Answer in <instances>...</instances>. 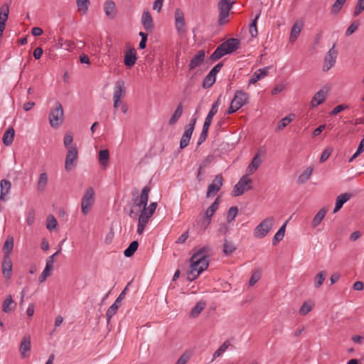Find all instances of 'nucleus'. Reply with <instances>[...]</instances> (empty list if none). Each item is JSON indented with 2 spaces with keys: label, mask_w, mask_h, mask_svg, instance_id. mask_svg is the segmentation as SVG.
<instances>
[{
  "label": "nucleus",
  "mask_w": 364,
  "mask_h": 364,
  "mask_svg": "<svg viewBox=\"0 0 364 364\" xmlns=\"http://www.w3.org/2000/svg\"><path fill=\"white\" fill-rule=\"evenodd\" d=\"M210 251L208 246L200 248L194 253L191 258V271L188 273V279L193 281L205 270L209 264L208 253Z\"/></svg>",
  "instance_id": "obj_1"
},
{
  "label": "nucleus",
  "mask_w": 364,
  "mask_h": 364,
  "mask_svg": "<svg viewBox=\"0 0 364 364\" xmlns=\"http://www.w3.org/2000/svg\"><path fill=\"white\" fill-rule=\"evenodd\" d=\"M239 43V41L236 38H231L228 39L217 47L210 56V60L216 61L224 55L233 53L238 48Z\"/></svg>",
  "instance_id": "obj_2"
},
{
  "label": "nucleus",
  "mask_w": 364,
  "mask_h": 364,
  "mask_svg": "<svg viewBox=\"0 0 364 364\" xmlns=\"http://www.w3.org/2000/svg\"><path fill=\"white\" fill-rule=\"evenodd\" d=\"M235 1L233 0H220L218 4L219 10L218 24L223 26L229 21L230 11Z\"/></svg>",
  "instance_id": "obj_3"
},
{
  "label": "nucleus",
  "mask_w": 364,
  "mask_h": 364,
  "mask_svg": "<svg viewBox=\"0 0 364 364\" xmlns=\"http://www.w3.org/2000/svg\"><path fill=\"white\" fill-rule=\"evenodd\" d=\"M235 1L233 0H220L218 4L219 10L218 24L223 26L229 21L230 11Z\"/></svg>",
  "instance_id": "obj_4"
},
{
  "label": "nucleus",
  "mask_w": 364,
  "mask_h": 364,
  "mask_svg": "<svg viewBox=\"0 0 364 364\" xmlns=\"http://www.w3.org/2000/svg\"><path fill=\"white\" fill-rule=\"evenodd\" d=\"M235 1L233 0H220L218 4L219 10L218 24L223 26L229 21L230 11Z\"/></svg>",
  "instance_id": "obj_5"
},
{
  "label": "nucleus",
  "mask_w": 364,
  "mask_h": 364,
  "mask_svg": "<svg viewBox=\"0 0 364 364\" xmlns=\"http://www.w3.org/2000/svg\"><path fill=\"white\" fill-rule=\"evenodd\" d=\"M235 1L233 0H220L218 4L219 10L218 24L223 26L229 21L230 11Z\"/></svg>",
  "instance_id": "obj_6"
},
{
  "label": "nucleus",
  "mask_w": 364,
  "mask_h": 364,
  "mask_svg": "<svg viewBox=\"0 0 364 364\" xmlns=\"http://www.w3.org/2000/svg\"><path fill=\"white\" fill-rule=\"evenodd\" d=\"M63 109L59 102H55L49 114V122L53 128H58L63 122Z\"/></svg>",
  "instance_id": "obj_7"
},
{
  "label": "nucleus",
  "mask_w": 364,
  "mask_h": 364,
  "mask_svg": "<svg viewBox=\"0 0 364 364\" xmlns=\"http://www.w3.org/2000/svg\"><path fill=\"white\" fill-rule=\"evenodd\" d=\"M275 219L273 216H269L264 219L254 230V235L257 238L264 237L272 230L274 225Z\"/></svg>",
  "instance_id": "obj_8"
},
{
  "label": "nucleus",
  "mask_w": 364,
  "mask_h": 364,
  "mask_svg": "<svg viewBox=\"0 0 364 364\" xmlns=\"http://www.w3.org/2000/svg\"><path fill=\"white\" fill-rule=\"evenodd\" d=\"M95 191L92 187L88 188L81 200V210L83 215H87L94 203Z\"/></svg>",
  "instance_id": "obj_9"
},
{
  "label": "nucleus",
  "mask_w": 364,
  "mask_h": 364,
  "mask_svg": "<svg viewBox=\"0 0 364 364\" xmlns=\"http://www.w3.org/2000/svg\"><path fill=\"white\" fill-rule=\"evenodd\" d=\"M247 100V95L246 92H236V95L230 102L227 113L231 114L235 112L245 104Z\"/></svg>",
  "instance_id": "obj_10"
},
{
  "label": "nucleus",
  "mask_w": 364,
  "mask_h": 364,
  "mask_svg": "<svg viewBox=\"0 0 364 364\" xmlns=\"http://www.w3.org/2000/svg\"><path fill=\"white\" fill-rule=\"evenodd\" d=\"M250 178L249 176V174H246L245 176H242L240 179L238 183L233 187V189L231 192V195L235 197L241 196L242 194H243L246 189H248L250 188Z\"/></svg>",
  "instance_id": "obj_11"
},
{
  "label": "nucleus",
  "mask_w": 364,
  "mask_h": 364,
  "mask_svg": "<svg viewBox=\"0 0 364 364\" xmlns=\"http://www.w3.org/2000/svg\"><path fill=\"white\" fill-rule=\"evenodd\" d=\"M128 285L125 289L120 293L119 296L114 301V302L109 307L106 313V318L107 323H109L112 316L116 314L117 309L120 307L122 301L125 296L126 290L127 289Z\"/></svg>",
  "instance_id": "obj_12"
},
{
  "label": "nucleus",
  "mask_w": 364,
  "mask_h": 364,
  "mask_svg": "<svg viewBox=\"0 0 364 364\" xmlns=\"http://www.w3.org/2000/svg\"><path fill=\"white\" fill-rule=\"evenodd\" d=\"M337 50L333 46L325 56L323 64V70L324 71H328L334 66L337 58Z\"/></svg>",
  "instance_id": "obj_13"
},
{
  "label": "nucleus",
  "mask_w": 364,
  "mask_h": 364,
  "mask_svg": "<svg viewBox=\"0 0 364 364\" xmlns=\"http://www.w3.org/2000/svg\"><path fill=\"white\" fill-rule=\"evenodd\" d=\"M77 159V146L70 147L68 149V153L65 157V168L66 171H70L74 167L76 164V161Z\"/></svg>",
  "instance_id": "obj_14"
},
{
  "label": "nucleus",
  "mask_w": 364,
  "mask_h": 364,
  "mask_svg": "<svg viewBox=\"0 0 364 364\" xmlns=\"http://www.w3.org/2000/svg\"><path fill=\"white\" fill-rule=\"evenodd\" d=\"M223 178L221 174L217 175L212 183L208 187L206 197L209 198L215 196L223 186Z\"/></svg>",
  "instance_id": "obj_15"
},
{
  "label": "nucleus",
  "mask_w": 364,
  "mask_h": 364,
  "mask_svg": "<svg viewBox=\"0 0 364 364\" xmlns=\"http://www.w3.org/2000/svg\"><path fill=\"white\" fill-rule=\"evenodd\" d=\"M176 28L179 34L186 33V23L183 11L180 9L175 11Z\"/></svg>",
  "instance_id": "obj_16"
},
{
  "label": "nucleus",
  "mask_w": 364,
  "mask_h": 364,
  "mask_svg": "<svg viewBox=\"0 0 364 364\" xmlns=\"http://www.w3.org/2000/svg\"><path fill=\"white\" fill-rule=\"evenodd\" d=\"M219 207V198L218 197L211 205L206 210L204 220L203 222L205 224L204 229H205L211 223V218L214 215L215 212L218 209Z\"/></svg>",
  "instance_id": "obj_17"
},
{
  "label": "nucleus",
  "mask_w": 364,
  "mask_h": 364,
  "mask_svg": "<svg viewBox=\"0 0 364 364\" xmlns=\"http://www.w3.org/2000/svg\"><path fill=\"white\" fill-rule=\"evenodd\" d=\"M205 57V53L204 50H200L196 54L195 56L191 60L190 63L188 65L190 70H194L198 66H200L203 62L204 61Z\"/></svg>",
  "instance_id": "obj_18"
},
{
  "label": "nucleus",
  "mask_w": 364,
  "mask_h": 364,
  "mask_svg": "<svg viewBox=\"0 0 364 364\" xmlns=\"http://www.w3.org/2000/svg\"><path fill=\"white\" fill-rule=\"evenodd\" d=\"M266 156V151L264 149H259L252 159V173L257 171L259 167Z\"/></svg>",
  "instance_id": "obj_19"
},
{
  "label": "nucleus",
  "mask_w": 364,
  "mask_h": 364,
  "mask_svg": "<svg viewBox=\"0 0 364 364\" xmlns=\"http://www.w3.org/2000/svg\"><path fill=\"white\" fill-rule=\"evenodd\" d=\"M31 350V338L28 335H25L20 344L19 351L22 358H26L28 353Z\"/></svg>",
  "instance_id": "obj_20"
},
{
  "label": "nucleus",
  "mask_w": 364,
  "mask_h": 364,
  "mask_svg": "<svg viewBox=\"0 0 364 364\" xmlns=\"http://www.w3.org/2000/svg\"><path fill=\"white\" fill-rule=\"evenodd\" d=\"M12 262L10 256L4 255L2 262V273L5 278L10 279L11 277Z\"/></svg>",
  "instance_id": "obj_21"
},
{
  "label": "nucleus",
  "mask_w": 364,
  "mask_h": 364,
  "mask_svg": "<svg viewBox=\"0 0 364 364\" xmlns=\"http://www.w3.org/2000/svg\"><path fill=\"white\" fill-rule=\"evenodd\" d=\"M296 118V114L294 113H290L287 116L283 117L280 119L277 126L275 127L276 132H279L282 131L284 128H286L294 119Z\"/></svg>",
  "instance_id": "obj_22"
},
{
  "label": "nucleus",
  "mask_w": 364,
  "mask_h": 364,
  "mask_svg": "<svg viewBox=\"0 0 364 364\" xmlns=\"http://www.w3.org/2000/svg\"><path fill=\"white\" fill-rule=\"evenodd\" d=\"M141 23L146 31H150L153 29V19L149 11H144L141 16Z\"/></svg>",
  "instance_id": "obj_23"
},
{
  "label": "nucleus",
  "mask_w": 364,
  "mask_h": 364,
  "mask_svg": "<svg viewBox=\"0 0 364 364\" xmlns=\"http://www.w3.org/2000/svg\"><path fill=\"white\" fill-rule=\"evenodd\" d=\"M352 197L351 193H345L337 196L336 199V205L333 213H337L343 205L345 203L349 200Z\"/></svg>",
  "instance_id": "obj_24"
},
{
  "label": "nucleus",
  "mask_w": 364,
  "mask_h": 364,
  "mask_svg": "<svg viewBox=\"0 0 364 364\" xmlns=\"http://www.w3.org/2000/svg\"><path fill=\"white\" fill-rule=\"evenodd\" d=\"M9 13V9L8 5H3L0 9V33L3 34L5 29V25L8 19Z\"/></svg>",
  "instance_id": "obj_25"
},
{
  "label": "nucleus",
  "mask_w": 364,
  "mask_h": 364,
  "mask_svg": "<svg viewBox=\"0 0 364 364\" xmlns=\"http://www.w3.org/2000/svg\"><path fill=\"white\" fill-rule=\"evenodd\" d=\"M104 11L107 17L110 18H114L116 15V6L114 2L112 0L106 1L104 4Z\"/></svg>",
  "instance_id": "obj_26"
},
{
  "label": "nucleus",
  "mask_w": 364,
  "mask_h": 364,
  "mask_svg": "<svg viewBox=\"0 0 364 364\" xmlns=\"http://www.w3.org/2000/svg\"><path fill=\"white\" fill-rule=\"evenodd\" d=\"M11 187V182L6 179H2L0 181V200L5 201L6 200V196L9 193Z\"/></svg>",
  "instance_id": "obj_27"
},
{
  "label": "nucleus",
  "mask_w": 364,
  "mask_h": 364,
  "mask_svg": "<svg viewBox=\"0 0 364 364\" xmlns=\"http://www.w3.org/2000/svg\"><path fill=\"white\" fill-rule=\"evenodd\" d=\"M136 60V50L134 48H130L126 52L124 55V64L126 66L130 68L133 66Z\"/></svg>",
  "instance_id": "obj_28"
},
{
  "label": "nucleus",
  "mask_w": 364,
  "mask_h": 364,
  "mask_svg": "<svg viewBox=\"0 0 364 364\" xmlns=\"http://www.w3.org/2000/svg\"><path fill=\"white\" fill-rule=\"evenodd\" d=\"M303 28V24L300 22H295L293 25L289 36V41L294 43L299 37Z\"/></svg>",
  "instance_id": "obj_29"
},
{
  "label": "nucleus",
  "mask_w": 364,
  "mask_h": 364,
  "mask_svg": "<svg viewBox=\"0 0 364 364\" xmlns=\"http://www.w3.org/2000/svg\"><path fill=\"white\" fill-rule=\"evenodd\" d=\"M16 304L13 300L12 296L9 295L6 297L2 304V311L4 313H9L15 309Z\"/></svg>",
  "instance_id": "obj_30"
},
{
  "label": "nucleus",
  "mask_w": 364,
  "mask_h": 364,
  "mask_svg": "<svg viewBox=\"0 0 364 364\" xmlns=\"http://www.w3.org/2000/svg\"><path fill=\"white\" fill-rule=\"evenodd\" d=\"M193 132L191 129H186L180 140L181 149H183L188 146Z\"/></svg>",
  "instance_id": "obj_31"
},
{
  "label": "nucleus",
  "mask_w": 364,
  "mask_h": 364,
  "mask_svg": "<svg viewBox=\"0 0 364 364\" xmlns=\"http://www.w3.org/2000/svg\"><path fill=\"white\" fill-rule=\"evenodd\" d=\"M328 209L323 208L316 214L311 222V225L313 228H316L321 223L322 220L325 218Z\"/></svg>",
  "instance_id": "obj_32"
},
{
  "label": "nucleus",
  "mask_w": 364,
  "mask_h": 364,
  "mask_svg": "<svg viewBox=\"0 0 364 364\" xmlns=\"http://www.w3.org/2000/svg\"><path fill=\"white\" fill-rule=\"evenodd\" d=\"M14 248V237L11 235H9L3 245V252L4 255L10 256Z\"/></svg>",
  "instance_id": "obj_33"
},
{
  "label": "nucleus",
  "mask_w": 364,
  "mask_h": 364,
  "mask_svg": "<svg viewBox=\"0 0 364 364\" xmlns=\"http://www.w3.org/2000/svg\"><path fill=\"white\" fill-rule=\"evenodd\" d=\"M288 221H286L282 227L279 229V230L276 232L274 235L273 239H272V245H277L278 242H279L281 240H283L284 235H285V230L287 228Z\"/></svg>",
  "instance_id": "obj_34"
},
{
  "label": "nucleus",
  "mask_w": 364,
  "mask_h": 364,
  "mask_svg": "<svg viewBox=\"0 0 364 364\" xmlns=\"http://www.w3.org/2000/svg\"><path fill=\"white\" fill-rule=\"evenodd\" d=\"M15 131L13 127H9L6 130L3 136V142L6 146H9L12 144L14 138Z\"/></svg>",
  "instance_id": "obj_35"
},
{
  "label": "nucleus",
  "mask_w": 364,
  "mask_h": 364,
  "mask_svg": "<svg viewBox=\"0 0 364 364\" xmlns=\"http://www.w3.org/2000/svg\"><path fill=\"white\" fill-rule=\"evenodd\" d=\"M183 113V107L182 104L179 103L177 106L176 110L174 111L173 114L171 117L168 121V124L171 126L174 125L178 120V119L181 117Z\"/></svg>",
  "instance_id": "obj_36"
},
{
  "label": "nucleus",
  "mask_w": 364,
  "mask_h": 364,
  "mask_svg": "<svg viewBox=\"0 0 364 364\" xmlns=\"http://www.w3.org/2000/svg\"><path fill=\"white\" fill-rule=\"evenodd\" d=\"M157 207V203L153 202L151 203L148 208H144L141 211V214L139 215H145L147 217V223H149V218L154 213L156 208Z\"/></svg>",
  "instance_id": "obj_37"
},
{
  "label": "nucleus",
  "mask_w": 364,
  "mask_h": 364,
  "mask_svg": "<svg viewBox=\"0 0 364 364\" xmlns=\"http://www.w3.org/2000/svg\"><path fill=\"white\" fill-rule=\"evenodd\" d=\"M326 98V92H316L311 101V106L312 107H317L323 102Z\"/></svg>",
  "instance_id": "obj_38"
},
{
  "label": "nucleus",
  "mask_w": 364,
  "mask_h": 364,
  "mask_svg": "<svg viewBox=\"0 0 364 364\" xmlns=\"http://www.w3.org/2000/svg\"><path fill=\"white\" fill-rule=\"evenodd\" d=\"M48 175L46 172L41 173L39 176L37 188L39 192H42L45 190L47 184H48Z\"/></svg>",
  "instance_id": "obj_39"
},
{
  "label": "nucleus",
  "mask_w": 364,
  "mask_h": 364,
  "mask_svg": "<svg viewBox=\"0 0 364 364\" xmlns=\"http://www.w3.org/2000/svg\"><path fill=\"white\" fill-rule=\"evenodd\" d=\"M109 159L108 149L100 150L99 152V162L103 168H106Z\"/></svg>",
  "instance_id": "obj_40"
},
{
  "label": "nucleus",
  "mask_w": 364,
  "mask_h": 364,
  "mask_svg": "<svg viewBox=\"0 0 364 364\" xmlns=\"http://www.w3.org/2000/svg\"><path fill=\"white\" fill-rule=\"evenodd\" d=\"M139 247V242L136 240L132 241L128 247L125 249L124 251V255L127 257H132L134 252L136 251L137 248Z\"/></svg>",
  "instance_id": "obj_41"
},
{
  "label": "nucleus",
  "mask_w": 364,
  "mask_h": 364,
  "mask_svg": "<svg viewBox=\"0 0 364 364\" xmlns=\"http://www.w3.org/2000/svg\"><path fill=\"white\" fill-rule=\"evenodd\" d=\"M268 73V68H264L259 69L255 72L254 75L252 77V83L256 82L257 81L264 77Z\"/></svg>",
  "instance_id": "obj_42"
},
{
  "label": "nucleus",
  "mask_w": 364,
  "mask_h": 364,
  "mask_svg": "<svg viewBox=\"0 0 364 364\" xmlns=\"http://www.w3.org/2000/svg\"><path fill=\"white\" fill-rule=\"evenodd\" d=\"M314 306V303L311 301H307L304 302L301 308L299 309V314L301 315H306L309 312H310L313 307Z\"/></svg>",
  "instance_id": "obj_43"
},
{
  "label": "nucleus",
  "mask_w": 364,
  "mask_h": 364,
  "mask_svg": "<svg viewBox=\"0 0 364 364\" xmlns=\"http://www.w3.org/2000/svg\"><path fill=\"white\" fill-rule=\"evenodd\" d=\"M236 250L235 245L230 241H228V240H225L224 244H223V253L225 255H231L235 250Z\"/></svg>",
  "instance_id": "obj_44"
},
{
  "label": "nucleus",
  "mask_w": 364,
  "mask_h": 364,
  "mask_svg": "<svg viewBox=\"0 0 364 364\" xmlns=\"http://www.w3.org/2000/svg\"><path fill=\"white\" fill-rule=\"evenodd\" d=\"M326 273L325 272L322 271V272H320L319 273H318L315 276L314 279L315 288L320 287L323 284L324 280L326 279Z\"/></svg>",
  "instance_id": "obj_45"
},
{
  "label": "nucleus",
  "mask_w": 364,
  "mask_h": 364,
  "mask_svg": "<svg viewBox=\"0 0 364 364\" xmlns=\"http://www.w3.org/2000/svg\"><path fill=\"white\" fill-rule=\"evenodd\" d=\"M76 4L79 11L82 14L87 13L90 5V0H76Z\"/></svg>",
  "instance_id": "obj_46"
},
{
  "label": "nucleus",
  "mask_w": 364,
  "mask_h": 364,
  "mask_svg": "<svg viewBox=\"0 0 364 364\" xmlns=\"http://www.w3.org/2000/svg\"><path fill=\"white\" fill-rule=\"evenodd\" d=\"M147 217L142 215H139L138 220L137 233L141 235L143 233L146 225H147Z\"/></svg>",
  "instance_id": "obj_47"
},
{
  "label": "nucleus",
  "mask_w": 364,
  "mask_h": 364,
  "mask_svg": "<svg viewBox=\"0 0 364 364\" xmlns=\"http://www.w3.org/2000/svg\"><path fill=\"white\" fill-rule=\"evenodd\" d=\"M216 77L208 73V74L204 78L203 82V87L204 89L210 88L215 82Z\"/></svg>",
  "instance_id": "obj_48"
},
{
  "label": "nucleus",
  "mask_w": 364,
  "mask_h": 364,
  "mask_svg": "<svg viewBox=\"0 0 364 364\" xmlns=\"http://www.w3.org/2000/svg\"><path fill=\"white\" fill-rule=\"evenodd\" d=\"M205 306V303L204 301H199L196 304V305L192 309L191 311V316L192 317H196L200 314V313L203 311V309Z\"/></svg>",
  "instance_id": "obj_49"
},
{
  "label": "nucleus",
  "mask_w": 364,
  "mask_h": 364,
  "mask_svg": "<svg viewBox=\"0 0 364 364\" xmlns=\"http://www.w3.org/2000/svg\"><path fill=\"white\" fill-rule=\"evenodd\" d=\"M346 0H336L334 4L331 8V13L332 14H337L342 9Z\"/></svg>",
  "instance_id": "obj_50"
},
{
  "label": "nucleus",
  "mask_w": 364,
  "mask_h": 364,
  "mask_svg": "<svg viewBox=\"0 0 364 364\" xmlns=\"http://www.w3.org/2000/svg\"><path fill=\"white\" fill-rule=\"evenodd\" d=\"M312 168H307L299 176L298 181L300 183H306L312 173Z\"/></svg>",
  "instance_id": "obj_51"
},
{
  "label": "nucleus",
  "mask_w": 364,
  "mask_h": 364,
  "mask_svg": "<svg viewBox=\"0 0 364 364\" xmlns=\"http://www.w3.org/2000/svg\"><path fill=\"white\" fill-rule=\"evenodd\" d=\"M230 343L228 341H225L220 348L213 353V358L220 357L223 355V353H225L228 347L230 346Z\"/></svg>",
  "instance_id": "obj_52"
},
{
  "label": "nucleus",
  "mask_w": 364,
  "mask_h": 364,
  "mask_svg": "<svg viewBox=\"0 0 364 364\" xmlns=\"http://www.w3.org/2000/svg\"><path fill=\"white\" fill-rule=\"evenodd\" d=\"M262 272L263 270L261 267H257L254 269L252 273V286L260 279Z\"/></svg>",
  "instance_id": "obj_53"
},
{
  "label": "nucleus",
  "mask_w": 364,
  "mask_h": 364,
  "mask_svg": "<svg viewBox=\"0 0 364 364\" xmlns=\"http://www.w3.org/2000/svg\"><path fill=\"white\" fill-rule=\"evenodd\" d=\"M150 192V188L148 186H145L143 188L141 193L139 196L140 200L141 203L144 204L145 206H146L148 200H149V193Z\"/></svg>",
  "instance_id": "obj_54"
},
{
  "label": "nucleus",
  "mask_w": 364,
  "mask_h": 364,
  "mask_svg": "<svg viewBox=\"0 0 364 364\" xmlns=\"http://www.w3.org/2000/svg\"><path fill=\"white\" fill-rule=\"evenodd\" d=\"M58 222L55 217L52 215H48L46 221V228L49 230H53L56 228Z\"/></svg>",
  "instance_id": "obj_55"
},
{
  "label": "nucleus",
  "mask_w": 364,
  "mask_h": 364,
  "mask_svg": "<svg viewBox=\"0 0 364 364\" xmlns=\"http://www.w3.org/2000/svg\"><path fill=\"white\" fill-rule=\"evenodd\" d=\"M364 11V0H358L354 8L353 16H358Z\"/></svg>",
  "instance_id": "obj_56"
},
{
  "label": "nucleus",
  "mask_w": 364,
  "mask_h": 364,
  "mask_svg": "<svg viewBox=\"0 0 364 364\" xmlns=\"http://www.w3.org/2000/svg\"><path fill=\"white\" fill-rule=\"evenodd\" d=\"M238 212V209L236 206L231 207L228 212L227 220L228 223H231L235 220Z\"/></svg>",
  "instance_id": "obj_57"
},
{
  "label": "nucleus",
  "mask_w": 364,
  "mask_h": 364,
  "mask_svg": "<svg viewBox=\"0 0 364 364\" xmlns=\"http://www.w3.org/2000/svg\"><path fill=\"white\" fill-rule=\"evenodd\" d=\"M218 107H219V100H218L217 101H215L213 105H212V107L208 114V115L206 116L205 118L207 119H213V116L217 113L218 112Z\"/></svg>",
  "instance_id": "obj_58"
},
{
  "label": "nucleus",
  "mask_w": 364,
  "mask_h": 364,
  "mask_svg": "<svg viewBox=\"0 0 364 364\" xmlns=\"http://www.w3.org/2000/svg\"><path fill=\"white\" fill-rule=\"evenodd\" d=\"M126 92H114L113 101L114 107L116 109L119 107V102L124 97Z\"/></svg>",
  "instance_id": "obj_59"
},
{
  "label": "nucleus",
  "mask_w": 364,
  "mask_h": 364,
  "mask_svg": "<svg viewBox=\"0 0 364 364\" xmlns=\"http://www.w3.org/2000/svg\"><path fill=\"white\" fill-rule=\"evenodd\" d=\"M73 141V136L72 133H67L63 139L64 145L67 149H69L70 147H75V146H71V144Z\"/></svg>",
  "instance_id": "obj_60"
},
{
  "label": "nucleus",
  "mask_w": 364,
  "mask_h": 364,
  "mask_svg": "<svg viewBox=\"0 0 364 364\" xmlns=\"http://www.w3.org/2000/svg\"><path fill=\"white\" fill-rule=\"evenodd\" d=\"M191 356V353L186 351L183 353L181 357L178 359L176 364H186L187 362L190 360Z\"/></svg>",
  "instance_id": "obj_61"
},
{
  "label": "nucleus",
  "mask_w": 364,
  "mask_h": 364,
  "mask_svg": "<svg viewBox=\"0 0 364 364\" xmlns=\"http://www.w3.org/2000/svg\"><path fill=\"white\" fill-rule=\"evenodd\" d=\"M53 269L49 268L48 267H45L43 272L41 273V274L40 275V277L38 278L39 282L42 283V282H45L46 279H47V277L48 276H50V272Z\"/></svg>",
  "instance_id": "obj_62"
},
{
  "label": "nucleus",
  "mask_w": 364,
  "mask_h": 364,
  "mask_svg": "<svg viewBox=\"0 0 364 364\" xmlns=\"http://www.w3.org/2000/svg\"><path fill=\"white\" fill-rule=\"evenodd\" d=\"M360 23L358 21H354L352 23L350 26L347 28L346 31V36H350L353 34L359 27Z\"/></svg>",
  "instance_id": "obj_63"
},
{
  "label": "nucleus",
  "mask_w": 364,
  "mask_h": 364,
  "mask_svg": "<svg viewBox=\"0 0 364 364\" xmlns=\"http://www.w3.org/2000/svg\"><path fill=\"white\" fill-rule=\"evenodd\" d=\"M332 151H333L332 148H330V147L326 148L321 154V156L320 158V162L323 163L324 161H326L331 156Z\"/></svg>",
  "instance_id": "obj_64"
}]
</instances>
